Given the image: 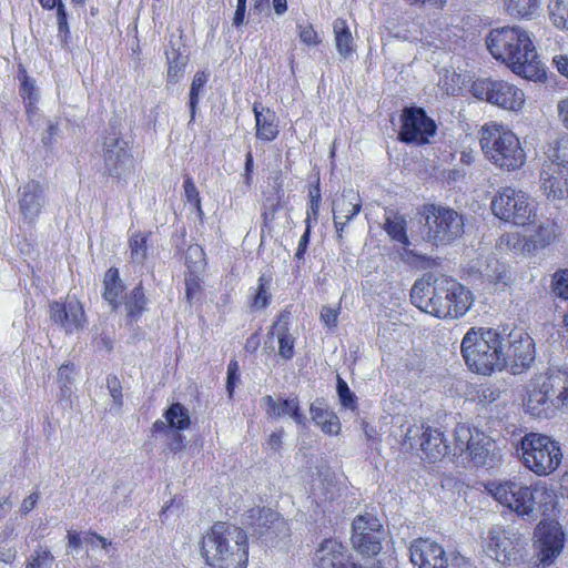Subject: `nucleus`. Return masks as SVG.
Wrapping results in <instances>:
<instances>
[{
  "label": "nucleus",
  "mask_w": 568,
  "mask_h": 568,
  "mask_svg": "<svg viewBox=\"0 0 568 568\" xmlns=\"http://www.w3.org/2000/svg\"><path fill=\"white\" fill-rule=\"evenodd\" d=\"M470 91L479 100L514 112L521 110L526 100L520 88L500 79H477L473 82Z\"/></svg>",
  "instance_id": "nucleus-9"
},
{
  "label": "nucleus",
  "mask_w": 568,
  "mask_h": 568,
  "mask_svg": "<svg viewBox=\"0 0 568 568\" xmlns=\"http://www.w3.org/2000/svg\"><path fill=\"white\" fill-rule=\"evenodd\" d=\"M333 31L338 53L347 58L354 51V40L346 21L337 18L333 23Z\"/></svg>",
  "instance_id": "nucleus-32"
},
{
  "label": "nucleus",
  "mask_w": 568,
  "mask_h": 568,
  "mask_svg": "<svg viewBox=\"0 0 568 568\" xmlns=\"http://www.w3.org/2000/svg\"><path fill=\"white\" fill-rule=\"evenodd\" d=\"M402 446L405 450H422L429 462L443 458L449 450L443 433L424 423H415L406 428Z\"/></svg>",
  "instance_id": "nucleus-11"
},
{
  "label": "nucleus",
  "mask_w": 568,
  "mask_h": 568,
  "mask_svg": "<svg viewBox=\"0 0 568 568\" xmlns=\"http://www.w3.org/2000/svg\"><path fill=\"white\" fill-rule=\"evenodd\" d=\"M406 220L402 215L390 214L386 217L384 230L392 240L408 246L410 242L406 233Z\"/></svg>",
  "instance_id": "nucleus-36"
},
{
  "label": "nucleus",
  "mask_w": 568,
  "mask_h": 568,
  "mask_svg": "<svg viewBox=\"0 0 568 568\" xmlns=\"http://www.w3.org/2000/svg\"><path fill=\"white\" fill-rule=\"evenodd\" d=\"M183 187H184V197H185L186 202L190 203L196 210L199 215H202L203 211L201 209L200 193H199L193 180L190 176H187L184 180Z\"/></svg>",
  "instance_id": "nucleus-47"
},
{
  "label": "nucleus",
  "mask_w": 568,
  "mask_h": 568,
  "mask_svg": "<svg viewBox=\"0 0 568 568\" xmlns=\"http://www.w3.org/2000/svg\"><path fill=\"white\" fill-rule=\"evenodd\" d=\"M168 61V81L176 83L184 72L187 63V57L183 55L173 44L165 51Z\"/></svg>",
  "instance_id": "nucleus-33"
},
{
  "label": "nucleus",
  "mask_w": 568,
  "mask_h": 568,
  "mask_svg": "<svg viewBox=\"0 0 568 568\" xmlns=\"http://www.w3.org/2000/svg\"><path fill=\"white\" fill-rule=\"evenodd\" d=\"M240 381L239 364L236 361H231L227 366L226 390L229 396L232 397L234 388Z\"/></svg>",
  "instance_id": "nucleus-54"
},
{
  "label": "nucleus",
  "mask_w": 568,
  "mask_h": 568,
  "mask_svg": "<svg viewBox=\"0 0 568 568\" xmlns=\"http://www.w3.org/2000/svg\"><path fill=\"white\" fill-rule=\"evenodd\" d=\"M200 292V284L195 277H190L185 281V293L186 300L192 303L194 298H196Z\"/></svg>",
  "instance_id": "nucleus-59"
},
{
  "label": "nucleus",
  "mask_w": 568,
  "mask_h": 568,
  "mask_svg": "<svg viewBox=\"0 0 568 568\" xmlns=\"http://www.w3.org/2000/svg\"><path fill=\"white\" fill-rule=\"evenodd\" d=\"M540 189L548 200L561 201L568 196V183L564 179V170L554 163H544L540 173Z\"/></svg>",
  "instance_id": "nucleus-25"
},
{
  "label": "nucleus",
  "mask_w": 568,
  "mask_h": 568,
  "mask_svg": "<svg viewBox=\"0 0 568 568\" xmlns=\"http://www.w3.org/2000/svg\"><path fill=\"white\" fill-rule=\"evenodd\" d=\"M40 498L39 491H34L30 494L28 497H26L20 506V513L21 515L26 516L28 515L37 505L38 500Z\"/></svg>",
  "instance_id": "nucleus-58"
},
{
  "label": "nucleus",
  "mask_w": 568,
  "mask_h": 568,
  "mask_svg": "<svg viewBox=\"0 0 568 568\" xmlns=\"http://www.w3.org/2000/svg\"><path fill=\"white\" fill-rule=\"evenodd\" d=\"M106 387L114 405L120 408L123 404L122 386L116 376H108Z\"/></svg>",
  "instance_id": "nucleus-52"
},
{
  "label": "nucleus",
  "mask_w": 568,
  "mask_h": 568,
  "mask_svg": "<svg viewBox=\"0 0 568 568\" xmlns=\"http://www.w3.org/2000/svg\"><path fill=\"white\" fill-rule=\"evenodd\" d=\"M312 419L328 435H337L341 430L338 417L322 402L316 399L310 407Z\"/></svg>",
  "instance_id": "nucleus-30"
},
{
  "label": "nucleus",
  "mask_w": 568,
  "mask_h": 568,
  "mask_svg": "<svg viewBox=\"0 0 568 568\" xmlns=\"http://www.w3.org/2000/svg\"><path fill=\"white\" fill-rule=\"evenodd\" d=\"M523 406L532 417L549 419L568 414V371L549 369L535 374L525 386Z\"/></svg>",
  "instance_id": "nucleus-2"
},
{
  "label": "nucleus",
  "mask_w": 568,
  "mask_h": 568,
  "mask_svg": "<svg viewBox=\"0 0 568 568\" xmlns=\"http://www.w3.org/2000/svg\"><path fill=\"white\" fill-rule=\"evenodd\" d=\"M487 49L511 71L527 80L545 78V70L538 60L536 49L527 31L519 27L494 29L486 38Z\"/></svg>",
  "instance_id": "nucleus-1"
},
{
  "label": "nucleus",
  "mask_w": 568,
  "mask_h": 568,
  "mask_svg": "<svg viewBox=\"0 0 568 568\" xmlns=\"http://www.w3.org/2000/svg\"><path fill=\"white\" fill-rule=\"evenodd\" d=\"M337 393L344 407H355V395L352 393L346 382L341 377L337 378Z\"/></svg>",
  "instance_id": "nucleus-51"
},
{
  "label": "nucleus",
  "mask_w": 568,
  "mask_h": 568,
  "mask_svg": "<svg viewBox=\"0 0 568 568\" xmlns=\"http://www.w3.org/2000/svg\"><path fill=\"white\" fill-rule=\"evenodd\" d=\"M490 206L495 216L516 225H526L535 212L529 195L510 186L501 187L493 197Z\"/></svg>",
  "instance_id": "nucleus-10"
},
{
  "label": "nucleus",
  "mask_w": 568,
  "mask_h": 568,
  "mask_svg": "<svg viewBox=\"0 0 568 568\" xmlns=\"http://www.w3.org/2000/svg\"><path fill=\"white\" fill-rule=\"evenodd\" d=\"M423 239L432 245H448L464 233V217L457 211L435 205H425L420 212Z\"/></svg>",
  "instance_id": "nucleus-8"
},
{
  "label": "nucleus",
  "mask_w": 568,
  "mask_h": 568,
  "mask_svg": "<svg viewBox=\"0 0 568 568\" xmlns=\"http://www.w3.org/2000/svg\"><path fill=\"white\" fill-rule=\"evenodd\" d=\"M148 239L142 233L133 234L130 239V256L135 264H143L148 257Z\"/></svg>",
  "instance_id": "nucleus-41"
},
{
  "label": "nucleus",
  "mask_w": 568,
  "mask_h": 568,
  "mask_svg": "<svg viewBox=\"0 0 568 568\" xmlns=\"http://www.w3.org/2000/svg\"><path fill=\"white\" fill-rule=\"evenodd\" d=\"M477 432V428L473 429L465 424H457L454 430V445H449L448 454L458 456L466 453L473 442L475 433Z\"/></svg>",
  "instance_id": "nucleus-34"
},
{
  "label": "nucleus",
  "mask_w": 568,
  "mask_h": 568,
  "mask_svg": "<svg viewBox=\"0 0 568 568\" xmlns=\"http://www.w3.org/2000/svg\"><path fill=\"white\" fill-rule=\"evenodd\" d=\"M103 162L105 173L116 179L126 178L133 171L134 159L128 142L115 132L104 139Z\"/></svg>",
  "instance_id": "nucleus-14"
},
{
  "label": "nucleus",
  "mask_w": 568,
  "mask_h": 568,
  "mask_svg": "<svg viewBox=\"0 0 568 568\" xmlns=\"http://www.w3.org/2000/svg\"><path fill=\"white\" fill-rule=\"evenodd\" d=\"M146 303L148 300L145 297L144 290L142 285L139 284L125 297L124 306L128 317L132 321H136L146 310Z\"/></svg>",
  "instance_id": "nucleus-35"
},
{
  "label": "nucleus",
  "mask_w": 568,
  "mask_h": 568,
  "mask_svg": "<svg viewBox=\"0 0 568 568\" xmlns=\"http://www.w3.org/2000/svg\"><path fill=\"white\" fill-rule=\"evenodd\" d=\"M339 310L331 306H324L321 311V318L328 327H335L337 325Z\"/></svg>",
  "instance_id": "nucleus-57"
},
{
  "label": "nucleus",
  "mask_w": 568,
  "mask_h": 568,
  "mask_svg": "<svg viewBox=\"0 0 568 568\" xmlns=\"http://www.w3.org/2000/svg\"><path fill=\"white\" fill-rule=\"evenodd\" d=\"M505 337L491 328H470L462 341L466 364L478 374H490L506 367L503 353Z\"/></svg>",
  "instance_id": "nucleus-5"
},
{
  "label": "nucleus",
  "mask_w": 568,
  "mask_h": 568,
  "mask_svg": "<svg viewBox=\"0 0 568 568\" xmlns=\"http://www.w3.org/2000/svg\"><path fill=\"white\" fill-rule=\"evenodd\" d=\"M557 71L568 79V57L564 54L555 55L552 59Z\"/></svg>",
  "instance_id": "nucleus-63"
},
{
  "label": "nucleus",
  "mask_w": 568,
  "mask_h": 568,
  "mask_svg": "<svg viewBox=\"0 0 568 568\" xmlns=\"http://www.w3.org/2000/svg\"><path fill=\"white\" fill-rule=\"evenodd\" d=\"M283 434H284V432L282 429L271 434L266 442L267 449L273 450V452L280 450V448L282 446Z\"/></svg>",
  "instance_id": "nucleus-62"
},
{
  "label": "nucleus",
  "mask_w": 568,
  "mask_h": 568,
  "mask_svg": "<svg viewBox=\"0 0 568 568\" xmlns=\"http://www.w3.org/2000/svg\"><path fill=\"white\" fill-rule=\"evenodd\" d=\"M104 292L103 297L116 307L118 297L121 295L123 291V284L119 276V271L116 268H110L103 280Z\"/></svg>",
  "instance_id": "nucleus-37"
},
{
  "label": "nucleus",
  "mask_w": 568,
  "mask_h": 568,
  "mask_svg": "<svg viewBox=\"0 0 568 568\" xmlns=\"http://www.w3.org/2000/svg\"><path fill=\"white\" fill-rule=\"evenodd\" d=\"M201 555L213 568H246V532L236 526L216 523L200 541Z\"/></svg>",
  "instance_id": "nucleus-3"
},
{
  "label": "nucleus",
  "mask_w": 568,
  "mask_h": 568,
  "mask_svg": "<svg viewBox=\"0 0 568 568\" xmlns=\"http://www.w3.org/2000/svg\"><path fill=\"white\" fill-rule=\"evenodd\" d=\"M549 16L557 28L568 30V0H554L549 4Z\"/></svg>",
  "instance_id": "nucleus-43"
},
{
  "label": "nucleus",
  "mask_w": 568,
  "mask_h": 568,
  "mask_svg": "<svg viewBox=\"0 0 568 568\" xmlns=\"http://www.w3.org/2000/svg\"><path fill=\"white\" fill-rule=\"evenodd\" d=\"M209 80V73L205 71H199L195 73L191 89H190V113L191 119L190 122H192L195 118V110L199 103L200 93L202 89L204 88L205 83Z\"/></svg>",
  "instance_id": "nucleus-42"
},
{
  "label": "nucleus",
  "mask_w": 568,
  "mask_h": 568,
  "mask_svg": "<svg viewBox=\"0 0 568 568\" xmlns=\"http://www.w3.org/2000/svg\"><path fill=\"white\" fill-rule=\"evenodd\" d=\"M446 298V294H439V278L434 284L427 280H417L410 290L412 303L420 311L439 318H447L453 314Z\"/></svg>",
  "instance_id": "nucleus-15"
},
{
  "label": "nucleus",
  "mask_w": 568,
  "mask_h": 568,
  "mask_svg": "<svg viewBox=\"0 0 568 568\" xmlns=\"http://www.w3.org/2000/svg\"><path fill=\"white\" fill-rule=\"evenodd\" d=\"M334 225L338 237H342L344 226L356 216L362 203L359 195L354 190H344L333 200Z\"/></svg>",
  "instance_id": "nucleus-23"
},
{
  "label": "nucleus",
  "mask_w": 568,
  "mask_h": 568,
  "mask_svg": "<svg viewBox=\"0 0 568 568\" xmlns=\"http://www.w3.org/2000/svg\"><path fill=\"white\" fill-rule=\"evenodd\" d=\"M384 535L383 525L375 515L364 513L353 519L351 541L358 552L363 555L378 554Z\"/></svg>",
  "instance_id": "nucleus-12"
},
{
  "label": "nucleus",
  "mask_w": 568,
  "mask_h": 568,
  "mask_svg": "<svg viewBox=\"0 0 568 568\" xmlns=\"http://www.w3.org/2000/svg\"><path fill=\"white\" fill-rule=\"evenodd\" d=\"M554 293L565 300H568V271H560L554 277Z\"/></svg>",
  "instance_id": "nucleus-50"
},
{
  "label": "nucleus",
  "mask_w": 568,
  "mask_h": 568,
  "mask_svg": "<svg viewBox=\"0 0 568 568\" xmlns=\"http://www.w3.org/2000/svg\"><path fill=\"white\" fill-rule=\"evenodd\" d=\"M245 520L261 536L271 530L274 534H278L285 528V521L280 517L278 513L266 507H255L247 510Z\"/></svg>",
  "instance_id": "nucleus-24"
},
{
  "label": "nucleus",
  "mask_w": 568,
  "mask_h": 568,
  "mask_svg": "<svg viewBox=\"0 0 568 568\" xmlns=\"http://www.w3.org/2000/svg\"><path fill=\"white\" fill-rule=\"evenodd\" d=\"M517 450L520 452L523 465L539 477L555 473L564 458L560 444L540 433L526 434Z\"/></svg>",
  "instance_id": "nucleus-7"
},
{
  "label": "nucleus",
  "mask_w": 568,
  "mask_h": 568,
  "mask_svg": "<svg viewBox=\"0 0 568 568\" xmlns=\"http://www.w3.org/2000/svg\"><path fill=\"white\" fill-rule=\"evenodd\" d=\"M412 6L423 7V8H435V9H442L446 0H405Z\"/></svg>",
  "instance_id": "nucleus-60"
},
{
  "label": "nucleus",
  "mask_w": 568,
  "mask_h": 568,
  "mask_svg": "<svg viewBox=\"0 0 568 568\" xmlns=\"http://www.w3.org/2000/svg\"><path fill=\"white\" fill-rule=\"evenodd\" d=\"M506 346H503L506 366H510L513 374H520L535 359L532 339L521 333H510L505 337Z\"/></svg>",
  "instance_id": "nucleus-18"
},
{
  "label": "nucleus",
  "mask_w": 568,
  "mask_h": 568,
  "mask_svg": "<svg viewBox=\"0 0 568 568\" xmlns=\"http://www.w3.org/2000/svg\"><path fill=\"white\" fill-rule=\"evenodd\" d=\"M556 237L552 225H540L530 236V241L535 248H544L549 245Z\"/></svg>",
  "instance_id": "nucleus-45"
},
{
  "label": "nucleus",
  "mask_w": 568,
  "mask_h": 568,
  "mask_svg": "<svg viewBox=\"0 0 568 568\" xmlns=\"http://www.w3.org/2000/svg\"><path fill=\"white\" fill-rule=\"evenodd\" d=\"M310 197H311V203H310V207L307 210L306 222H308L311 220V217H313L314 220H316V217H317L318 210H320V203H321L320 190L317 187H315L314 190L310 191Z\"/></svg>",
  "instance_id": "nucleus-55"
},
{
  "label": "nucleus",
  "mask_w": 568,
  "mask_h": 568,
  "mask_svg": "<svg viewBox=\"0 0 568 568\" xmlns=\"http://www.w3.org/2000/svg\"><path fill=\"white\" fill-rule=\"evenodd\" d=\"M557 111L560 121L568 129V98L562 99L557 104Z\"/></svg>",
  "instance_id": "nucleus-64"
},
{
  "label": "nucleus",
  "mask_w": 568,
  "mask_h": 568,
  "mask_svg": "<svg viewBox=\"0 0 568 568\" xmlns=\"http://www.w3.org/2000/svg\"><path fill=\"white\" fill-rule=\"evenodd\" d=\"M488 556L498 562L505 564L515 558L513 540L501 530H491L487 544Z\"/></svg>",
  "instance_id": "nucleus-28"
},
{
  "label": "nucleus",
  "mask_w": 568,
  "mask_h": 568,
  "mask_svg": "<svg viewBox=\"0 0 568 568\" xmlns=\"http://www.w3.org/2000/svg\"><path fill=\"white\" fill-rule=\"evenodd\" d=\"M57 21H58V31L59 36L67 38L69 33V26L67 21V12L63 3H59L57 10Z\"/></svg>",
  "instance_id": "nucleus-56"
},
{
  "label": "nucleus",
  "mask_w": 568,
  "mask_h": 568,
  "mask_svg": "<svg viewBox=\"0 0 568 568\" xmlns=\"http://www.w3.org/2000/svg\"><path fill=\"white\" fill-rule=\"evenodd\" d=\"M164 418L171 428L184 430L190 426L189 410L180 403L172 404L165 412Z\"/></svg>",
  "instance_id": "nucleus-38"
},
{
  "label": "nucleus",
  "mask_w": 568,
  "mask_h": 568,
  "mask_svg": "<svg viewBox=\"0 0 568 568\" xmlns=\"http://www.w3.org/2000/svg\"><path fill=\"white\" fill-rule=\"evenodd\" d=\"M545 163H554L559 170L568 166V136H562L556 141Z\"/></svg>",
  "instance_id": "nucleus-40"
},
{
  "label": "nucleus",
  "mask_w": 568,
  "mask_h": 568,
  "mask_svg": "<svg viewBox=\"0 0 568 568\" xmlns=\"http://www.w3.org/2000/svg\"><path fill=\"white\" fill-rule=\"evenodd\" d=\"M47 202L44 186L34 180L23 184L18 191L19 211L27 222H33Z\"/></svg>",
  "instance_id": "nucleus-21"
},
{
  "label": "nucleus",
  "mask_w": 568,
  "mask_h": 568,
  "mask_svg": "<svg viewBox=\"0 0 568 568\" xmlns=\"http://www.w3.org/2000/svg\"><path fill=\"white\" fill-rule=\"evenodd\" d=\"M253 112L255 115L256 138L263 141H273L278 134L276 115L270 109L263 108L260 103H254Z\"/></svg>",
  "instance_id": "nucleus-29"
},
{
  "label": "nucleus",
  "mask_w": 568,
  "mask_h": 568,
  "mask_svg": "<svg viewBox=\"0 0 568 568\" xmlns=\"http://www.w3.org/2000/svg\"><path fill=\"white\" fill-rule=\"evenodd\" d=\"M507 12L513 17L528 18L539 8V0H506Z\"/></svg>",
  "instance_id": "nucleus-39"
},
{
  "label": "nucleus",
  "mask_w": 568,
  "mask_h": 568,
  "mask_svg": "<svg viewBox=\"0 0 568 568\" xmlns=\"http://www.w3.org/2000/svg\"><path fill=\"white\" fill-rule=\"evenodd\" d=\"M74 366L73 365H62L58 371V379L61 384V392L64 397L71 395V384L73 381Z\"/></svg>",
  "instance_id": "nucleus-49"
},
{
  "label": "nucleus",
  "mask_w": 568,
  "mask_h": 568,
  "mask_svg": "<svg viewBox=\"0 0 568 568\" xmlns=\"http://www.w3.org/2000/svg\"><path fill=\"white\" fill-rule=\"evenodd\" d=\"M500 245H506L510 250H517L523 246V243L517 234H506L500 237Z\"/></svg>",
  "instance_id": "nucleus-61"
},
{
  "label": "nucleus",
  "mask_w": 568,
  "mask_h": 568,
  "mask_svg": "<svg viewBox=\"0 0 568 568\" xmlns=\"http://www.w3.org/2000/svg\"><path fill=\"white\" fill-rule=\"evenodd\" d=\"M50 320L63 328L67 334L83 328L87 322L82 304L71 296H68L64 303L53 302L50 304Z\"/></svg>",
  "instance_id": "nucleus-19"
},
{
  "label": "nucleus",
  "mask_w": 568,
  "mask_h": 568,
  "mask_svg": "<svg viewBox=\"0 0 568 568\" xmlns=\"http://www.w3.org/2000/svg\"><path fill=\"white\" fill-rule=\"evenodd\" d=\"M270 280L265 278L264 275L258 278V286L252 301V307L256 310L264 308L271 298L268 294Z\"/></svg>",
  "instance_id": "nucleus-46"
},
{
  "label": "nucleus",
  "mask_w": 568,
  "mask_h": 568,
  "mask_svg": "<svg viewBox=\"0 0 568 568\" xmlns=\"http://www.w3.org/2000/svg\"><path fill=\"white\" fill-rule=\"evenodd\" d=\"M535 566L546 568L561 554L565 535L557 523H541L535 530Z\"/></svg>",
  "instance_id": "nucleus-13"
},
{
  "label": "nucleus",
  "mask_w": 568,
  "mask_h": 568,
  "mask_svg": "<svg viewBox=\"0 0 568 568\" xmlns=\"http://www.w3.org/2000/svg\"><path fill=\"white\" fill-rule=\"evenodd\" d=\"M262 403L270 418L290 416L296 424H305L306 418L301 413L300 402L296 397L276 402L271 395H266L262 398Z\"/></svg>",
  "instance_id": "nucleus-27"
},
{
  "label": "nucleus",
  "mask_w": 568,
  "mask_h": 568,
  "mask_svg": "<svg viewBox=\"0 0 568 568\" xmlns=\"http://www.w3.org/2000/svg\"><path fill=\"white\" fill-rule=\"evenodd\" d=\"M446 294L450 307V318L464 316L470 308L474 300L473 294L465 286L448 277L439 278V294Z\"/></svg>",
  "instance_id": "nucleus-22"
},
{
  "label": "nucleus",
  "mask_w": 568,
  "mask_h": 568,
  "mask_svg": "<svg viewBox=\"0 0 568 568\" xmlns=\"http://www.w3.org/2000/svg\"><path fill=\"white\" fill-rule=\"evenodd\" d=\"M436 132L434 121L420 108L405 109L402 114L399 138L406 143L423 144Z\"/></svg>",
  "instance_id": "nucleus-16"
},
{
  "label": "nucleus",
  "mask_w": 568,
  "mask_h": 568,
  "mask_svg": "<svg viewBox=\"0 0 568 568\" xmlns=\"http://www.w3.org/2000/svg\"><path fill=\"white\" fill-rule=\"evenodd\" d=\"M312 562L314 568H368L354 562L347 547L334 538L325 539L318 545Z\"/></svg>",
  "instance_id": "nucleus-17"
},
{
  "label": "nucleus",
  "mask_w": 568,
  "mask_h": 568,
  "mask_svg": "<svg viewBox=\"0 0 568 568\" xmlns=\"http://www.w3.org/2000/svg\"><path fill=\"white\" fill-rule=\"evenodd\" d=\"M54 557L48 548L39 547L30 556L26 568H51Z\"/></svg>",
  "instance_id": "nucleus-44"
},
{
  "label": "nucleus",
  "mask_w": 568,
  "mask_h": 568,
  "mask_svg": "<svg viewBox=\"0 0 568 568\" xmlns=\"http://www.w3.org/2000/svg\"><path fill=\"white\" fill-rule=\"evenodd\" d=\"M489 494L501 505L514 510L518 516L531 518L537 503L546 509L556 498L554 489L545 481L528 486L520 478L490 483Z\"/></svg>",
  "instance_id": "nucleus-4"
},
{
  "label": "nucleus",
  "mask_w": 568,
  "mask_h": 568,
  "mask_svg": "<svg viewBox=\"0 0 568 568\" xmlns=\"http://www.w3.org/2000/svg\"><path fill=\"white\" fill-rule=\"evenodd\" d=\"M290 311L281 312L267 333L270 341L273 338L277 339L278 354L284 359H290L294 355L295 338L290 333Z\"/></svg>",
  "instance_id": "nucleus-26"
},
{
  "label": "nucleus",
  "mask_w": 568,
  "mask_h": 568,
  "mask_svg": "<svg viewBox=\"0 0 568 568\" xmlns=\"http://www.w3.org/2000/svg\"><path fill=\"white\" fill-rule=\"evenodd\" d=\"M480 146L493 164L506 171L517 170L526 161L525 151L516 134L496 122L481 128Z\"/></svg>",
  "instance_id": "nucleus-6"
},
{
  "label": "nucleus",
  "mask_w": 568,
  "mask_h": 568,
  "mask_svg": "<svg viewBox=\"0 0 568 568\" xmlns=\"http://www.w3.org/2000/svg\"><path fill=\"white\" fill-rule=\"evenodd\" d=\"M493 447L494 440L483 432L478 430L475 433L473 442L466 453L476 466H485L493 459Z\"/></svg>",
  "instance_id": "nucleus-31"
},
{
  "label": "nucleus",
  "mask_w": 568,
  "mask_h": 568,
  "mask_svg": "<svg viewBox=\"0 0 568 568\" xmlns=\"http://www.w3.org/2000/svg\"><path fill=\"white\" fill-rule=\"evenodd\" d=\"M297 29L298 37L303 43L307 45H317L320 43L317 32L314 30L312 24H298Z\"/></svg>",
  "instance_id": "nucleus-53"
},
{
  "label": "nucleus",
  "mask_w": 568,
  "mask_h": 568,
  "mask_svg": "<svg viewBox=\"0 0 568 568\" xmlns=\"http://www.w3.org/2000/svg\"><path fill=\"white\" fill-rule=\"evenodd\" d=\"M410 561L417 568H448V558L444 548L429 539H416L412 542Z\"/></svg>",
  "instance_id": "nucleus-20"
},
{
  "label": "nucleus",
  "mask_w": 568,
  "mask_h": 568,
  "mask_svg": "<svg viewBox=\"0 0 568 568\" xmlns=\"http://www.w3.org/2000/svg\"><path fill=\"white\" fill-rule=\"evenodd\" d=\"M185 262L192 272H197L204 265V252L200 245L189 246Z\"/></svg>",
  "instance_id": "nucleus-48"
}]
</instances>
